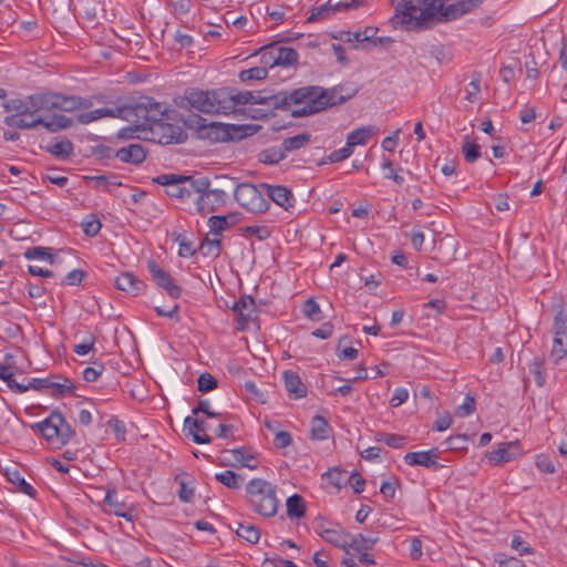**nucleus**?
<instances>
[{
    "label": "nucleus",
    "mask_w": 567,
    "mask_h": 567,
    "mask_svg": "<svg viewBox=\"0 0 567 567\" xmlns=\"http://www.w3.org/2000/svg\"><path fill=\"white\" fill-rule=\"evenodd\" d=\"M378 33V28L375 27H365L363 30H358L354 32L346 31L342 32L340 40L347 43H353L354 48L357 44H361L362 48L369 49L371 41H373V37Z\"/></svg>",
    "instance_id": "21"
},
{
    "label": "nucleus",
    "mask_w": 567,
    "mask_h": 567,
    "mask_svg": "<svg viewBox=\"0 0 567 567\" xmlns=\"http://www.w3.org/2000/svg\"><path fill=\"white\" fill-rule=\"evenodd\" d=\"M115 156L123 163L138 165L146 158V152L142 144H130L115 152Z\"/></svg>",
    "instance_id": "26"
},
{
    "label": "nucleus",
    "mask_w": 567,
    "mask_h": 567,
    "mask_svg": "<svg viewBox=\"0 0 567 567\" xmlns=\"http://www.w3.org/2000/svg\"><path fill=\"white\" fill-rule=\"evenodd\" d=\"M83 231L86 236L94 237L101 230V221L93 215L87 216L82 223Z\"/></svg>",
    "instance_id": "59"
},
{
    "label": "nucleus",
    "mask_w": 567,
    "mask_h": 567,
    "mask_svg": "<svg viewBox=\"0 0 567 567\" xmlns=\"http://www.w3.org/2000/svg\"><path fill=\"white\" fill-rule=\"evenodd\" d=\"M59 440L58 444L65 445L74 435V430L62 416L61 425H58Z\"/></svg>",
    "instance_id": "62"
},
{
    "label": "nucleus",
    "mask_w": 567,
    "mask_h": 567,
    "mask_svg": "<svg viewBox=\"0 0 567 567\" xmlns=\"http://www.w3.org/2000/svg\"><path fill=\"white\" fill-rule=\"evenodd\" d=\"M268 71L265 66H255L247 70H243L239 73L241 82H249L255 80H264L267 78Z\"/></svg>",
    "instance_id": "55"
},
{
    "label": "nucleus",
    "mask_w": 567,
    "mask_h": 567,
    "mask_svg": "<svg viewBox=\"0 0 567 567\" xmlns=\"http://www.w3.org/2000/svg\"><path fill=\"white\" fill-rule=\"evenodd\" d=\"M565 357H567V341L565 337L555 336L549 360L556 364Z\"/></svg>",
    "instance_id": "49"
},
{
    "label": "nucleus",
    "mask_w": 567,
    "mask_h": 567,
    "mask_svg": "<svg viewBox=\"0 0 567 567\" xmlns=\"http://www.w3.org/2000/svg\"><path fill=\"white\" fill-rule=\"evenodd\" d=\"M311 141V134L303 132L291 137H287L282 141V147L286 152H292L307 146Z\"/></svg>",
    "instance_id": "45"
},
{
    "label": "nucleus",
    "mask_w": 567,
    "mask_h": 567,
    "mask_svg": "<svg viewBox=\"0 0 567 567\" xmlns=\"http://www.w3.org/2000/svg\"><path fill=\"white\" fill-rule=\"evenodd\" d=\"M379 538L374 536L373 534L370 535H363V534H357L351 535L350 534V540L348 543V547L352 548L354 551H368L371 549Z\"/></svg>",
    "instance_id": "35"
},
{
    "label": "nucleus",
    "mask_w": 567,
    "mask_h": 567,
    "mask_svg": "<svg viewBox=\"0 0 567 567\" xmlns=\"http://www.w3.org/2000/svg\"><path fill=\"white\" fill-rule=\"evenodd\" d=\"M215 478L224 486L238 489L244 483V477L231 470H226L221 473H217Z\"/></svg>",
    "instance_id": "46"
},
{
    "label": "nucleus",
    "mask_w": 567,
    "mask_h": 567,
    "mask_svg": "<svg viewBox=\"0 0 567 567\" xmlns=\"http://www.w3.org/2000/svg\"><path fill=\"white\" fill-rule=\"evenodd\" d=\"M247 501L251 509L264 516L272 517L277 514L279 501L276 486L262 478H252L246 485Z\"/></svg>",
    "instance_id": "3"
},
{
    "label": "nucleus",
    "mask_w": 567,
    "mask_h": 567,
    "mask_svg": "<svg viewBox=\"0 0 567 567\" xmlns=\"http://www.w3.org/2000/svg\"><path fill=\"white\" fill-rule=\"evenodd\" d=\"M62 413L53 411L45 420L32 425L33 430L40 432L50 443H58V425H61Z\"/></svg>",
    "instance_id": "18"
},
{
    "label": "nucleus",
    "mask_w": 567,
    "mask_h": 567,
    "mask_svg": "<svg viewBox=\"0 0 567 567\" xmlns=\"http://www.w3.org/2000/svg\"><path fill=\"white\" fill-rule=\"evenodd\" d=\"M221 236H213L212 238L207 235L198 247V251L204 256L218 257L220 254Z\"/></svg>",
    "instance_id": "43"
},
{
    "label": "nucleus",
    "mask_w": 567,
    "mask_h": 567,
    "mask_svg": "<svg viewBox=\"0 0 567 567\" xmlns=\"http://www.w3.org/2000/svg\"><path fill=\"white\" fill-rule=\"evenodd\" d=\"M190 190L194 192V204L196 212L206 216L207 214L216 212L224 206L227 200V193L223 187L212 188V183L207 177L196 178L192 182Z\"/></svg>",
    "instance_id": "4"
},
{
    "label": "nucleus",
    "mask_w": 567,
    "mask_h": 567,
    "mask_svg": "<svg viewBox=\"0 0 567 567\" xmlns=\"http://www.w3.org/2000/svg\"><path fill=\"white\" fill-rule=\"evenodd\" d=\"M276 55H277V62L278 66H293L296 68L298 65V59L299 54L298 52L292 48L287 47H277L276 45Z\"/></svg>",
    "instance_id": "40"
},
{
    "label": "nucleus",
    "mask_w": 567,
    "mask_h": 567,
    "mask_svg": "<svg viewBox=\"0 0 567 567\" xmlns=\"http://www.w3.org/2000/svg\"><path fill=\"white\" fill-rule=\"evenodd\" d=\"M4 123L8 126L20 128V130H31L39 126L40 121H35V117H29V115H20V114H11L6 116Z\"/></svg>",
    "instance_id": "39"
},
{
    "label": "nucleus",
    "mask_w": 567,
    "mask_h": 567,
    "mask_svg": "<svg viewBox=\"0 0 567 567\" xmlns=\"http://www.w3.org/2000/svg\"><path fill=\"white\" fill-rule=\"evenodd\" d=\"M237 220L236 214L210 216L208 219L209 235L220 236L223 231L233 227Z\"/></svg>",
    "instance_id": "31"
},
{
    "label": "nucleus",
    "mask_w": 567,
    "mask_h": 567,
    "mask_svg": "<svg viewBox=\"0 0 567 567\" xmlns=\"http://www.w3.org/2000/svg\"><path fill=\"white\" fill-rule=\"evenodd\" d=\"M519 454L517 442H504L498 447L488 453V460L494 464H502L512 461Z\"/></svg>",
    "instance_id": "24"
},
{
    "label": "nucleus",
    "mask_w": 567,
    "mask_h": 567,
    "mask_svg": "<svg viewBox=\"0 0 567 567\" xmlns=\"http://www.w3.org/2000/svg\"><path fill=\"white\" fill-rule=\"evenodd\" d=\"M49 390H51V395L60 398L66 393H72L75 390V385L65 377L52 375Z\"/></svg>",
    "instance_id": "33"
},
{
    "label": "nucleus",
    "mask_w": 567,
    "mask_h": 567,
    "mask_svg": "<svg viewBox=\"0 0 567 567\" xmlns=\"http://www.w3.org/2000/svg\"><path fill=\"white\" fill-rule=\"evenodd\" d=\"M220 92L221 87L212 91L194 89L187 92L186 100L193 109L199 112L225 114L223 99L219 96Z\"/></svg>",
    "instance_id": "8"
},
{
    "label": "nucleus",
    "mask_w": 567,
    "mask_h": 567,
    "mask_svg": "<svg viewBox=\"0 0 567 567\" xmlns=\"http://www.w3.org/2000/svg\"><path fill=\"white\" fill-rule=\"evenodd\" d=\"M259 53H260V62L262 64L261 66H265L266 69L278 66V62H277L278 60H277V55H276V44L271 43V44L260 48Z\"/></svg>",
    "instance_id": "51"
},
{
    "label": "nucleus",
    "mask_w": 567,
    "mask_h": 567,
    "mask_svg": "<svg viewBox=\"0 0 567 567\" xmlns=\"http://www.w3.org/2000/svg\"><path fill=\"white\" fill-rule=\"evenodd\" d=\"M286 107L293 117H303L323 111V87L309 85L286 92Z\"/></svg>",
    "instance_id": "2"
},
{
    "label": "nucleus",
    "mask_w": 567,
    "mask_h": 567,
    "mask_svg": "<svg viewBox=\"0 0 567 567\" xmlns=\"http://www.w3.org/2000/svg\"><path fill=\"white\" fill-rule=\"evenodd\" d=\"M321 538L337 547L347 548L350 540V534L339 524H331V529L321 530Z\"/></svg>",
    "instance_id": "30"
},
{
    "label": "nucleus",
    "mask_w": 567,
    "mask_h": 567,
    "mask_svg": "<svg viewBox=\"0 0 567 567\" xmlns=\"http://www.w3.org/2000/svg\"><path fill=\"white\" fill-rule=\"evenodd\" d=\"M103 502L111 507L114 515L124 517L127 520H133V509L127 508L123 502L116 498L114 488L107 489Z\"/></svg>",
    "instance_id": "32"
},
{
    "label": "nucleus",
    "mask_w": 567,
    "mask_h": 567,
    "mask_svg": "<svg viewBox=\"0 0 567 567\" xmlns=\"http://www.w3.org/2000/svg\"><path fill=\"white\" fill-rule=\"evenodd\" d=\"M286 92L280 91L276 94L265 95L264 92L257 91L252 92V99L250 105L260 104L267 105L271 109H280L284 110L286 107Z\"/></svg>",
    "instance_id": "29"
},
{
    "label": "nucleus",
    "mask_w": 567,
    "mask_h": 567,
    "mask_svg": "<svg viewBox=\"0 0 567 567\" xmlns=\"http://www.w3.org/2000/svg\"><path fill=\"white\" fill-rule=\"evenodd\" d=\"M43 97H38L40 107L44 111L60 110L63 112H73L75 110H89L93 105L91 97L78 95H66L63 93L45 92Z\"/></svg>",
    "instance_id": "6"
},
{
    "label": "nucleus",
    "mask_w": 567,
    "mask_h": 567,
    "mask_svg": "<svg viewBox=\"0 0 567 567\" xmlns=\"http://www.w3.org/2000/svg\"><path fill=\"white\" fill-rule=\"evenodd\" d=\"M226 455H230L231 458L225 456V465L236 466L240 464L241 466L248 467L250 470L257 468V463L255 461V456L246 451L245 447L234 449L224 452Z\"/></svg>",
    "instance_id": "28"
},
{
    "label": "nucleus",
    "mask_w": 567,
    "mask_h": 567,
    "mask_svg": "<svg viewBox=\"0 0 567 567\" xmlns=\"http://www.w3.org/2000/svg\"><path fill=\"white\" fill-rule=\"evenodd\" d=\"M148 131L151 133V140L161 145L182 143L185 136V133L178 125L167 123L166 120L159 124H153Z\"/></svg>",
    "instance_id": "12"
},
{
    "label": "nucleus",
    "mask_w": 567,
    "mask_h": 567,
    "mask_svg": "<svg viewBox=\"0 0 567 567\" xmlns=\"http://www.w3.org/2000/svg\"><path fill=\"white\" fill-rule=\"evenodd\" d=\"M235 532L238 537L247 540L250 544H257L261 535V532L257 526L246 523H237Z\"/></svg>",
    "instance_id": "44"
},
{
    "label": "nucleus",
    "mask_w": 567,
    "mask_h": 567,
    "mask_svg": "<svg viewBox=\"0 0 567 567\" xmlns=\"http://www.w3.org/2000/svg\"><path fill=\"white\" fill-rule=\"evenodd\" d=\"M24 257L29 260H49L51 264L54 262L53 256L50 252V248L45 247H32L25 250Z\"/></svg>",
    "instance_id": "57"
},
{
    "label": "nucleus",
    "mask_w": 567,
    "mask_h": 567,
    "mask_svg": "<svg viewBox=\"0 0 567 567\" xmlns=\"http://www.w3.org/2000/svg\"><path fill=\"white\" fill-rule=\"evenodd\" d=\"M185 430H187L188 435H192L193 441L197 444H209L213 441L209 435L205 434L207 430V422L205 420L187 416L185 419Z\"/></svg>",
    "instance_id": "23"
},
{
    "label": "nucleus",
    "mask_w": 567,
    "mask_h": 567,
    "mask_svg": "<svg viewBox=\"0 0 567 567\" xmlns=\"http://www.w3.org/2000/svg\"><path fill=\"white\" fill-rule=\"evenodd\" d=\"M226 133H229L228 142L239 141L256 133L254 125L247 124H226Z\"/></svg>",
    "instance_id": "42"
},
{
    "label": "nucleus",
    "mask_w": 567,
    "mask_h": 567,
    "mask_svg": "<svg viewBox=\"0 0 567 567\" xmlns=\"http://www.w3.org/2000/svg\"><path fill=\"white\" fill-rule=\"evenodd\" d=\"M439 449L433 447L429 451L409 452L404 455V462L410 466H424L427 468H437Z\"/></svg>",
    "instance_id": "19"
},
{
    "label": "nucleus",
    "mask_w": 567,
    "mask_h": 567,
    "mask_svg": "<svg viewBox=\"0 0 567 567\" xmlns=\"http://www.w3.org/2000/svg\"><path fill=\"white\" fill-rule=\"evenodd\" d=\"M219 96L223 99L221 101L225 106V115L237 113L241 114L246 113V110L243 109V106L250 104L252 92L240 91L235 87H221Z\"/></svg>",
    "instance_id": "11"
},
{
    "label": "nucleus",
    "mask_w": 567,
    "mask_h": 567,
    "mask_svg": "<svg viewBox=\"0 0 567 567\" xmlns=\"http://www.w3.org/2000/svg\"><path fill=\"white\" fill-rule=\"evenodd\" d=\"M260 187L274 203L286 210H289L295 206L293 194L288 187L282 185H269L266 183H261Z\"/></svg>",
    "instance_id": "17"
},
{
    "label": "nucleus",
    "mask_w": 567,
    "mask_h": 567,
    "mask_svg": "<svg viewBox=\"0 0 567 567\" xmlns=\"http://www.w3.org/2000/svg\"><path fill=\"white\" fill-rule=\"evenodd\" d=\"M302 311L305 316L313 321H318L321 319L320 313V307L313 299H308L302 306Z\"/></svg>",
    "instance_id": "60"
},
{
    "label": "nucleus",
    "mask_w": 567,
    "mask_h": 567,
    "mask_svg": "<svg viewBox=\"0 0 567 567\" xmlns=\"http://www.w3.org/2000/svg\"><path fill=\"white\" fill-rule=\"evenodd\" d=\"M462 152L467 163H474L481 157V146L476 142L470 141L468 136H465Z\"/></svg>",
    "instance_id": "52"
},
{
    "label": "nucleus",
    "mask_w": 567,
    "mask_h": 567,
    "mask_svg": "<svg viewBox=\"0 0 567 567\" xmlns=\"http://www.w3.org/2000/svg\"><path fill=\"white\" fill-rule=\"evenodd\" d=\"M244 236H252L259 240H265L270 237L271 230L266 225H251L240 228Z\"/></svg>",
    "instance_id": "53"
},
{
    "label": "nucleus",
    "mask_w": 567,
    "mask_h": 567,
    "mask_svg": "<svg viewBox=\"0 0 567 567\" xmlns=\"http://www.w3.org/2000/svg\"><path fill=\"white\" fill-rule=\"evenodd\" d=\"M530 373L534 375L535 382L538 386H543L546 381V375L543 371V360L539 358H535Z\"/></svg>",
    "instance_id": "63"
},
{
    "label": "nucleus",
    "mask_w": 567,
    "mask_h": 567,
    "mask_svg": "<svg viewBox=\"0 0 567 567\" xmlns=\"http://www.w3.org/2000/svg\"><path fill=\"white\" fill-rule=\"evenodd\" d=\"M196 124L200 138H208L212 142H228L229 133H226L225 123L207 122L206 118L197 116Z\"/></svg>",
    "instance_id": "14"
},
{
    "label": "nucleus",
    "mask_w": 567,
    "mask_h": 567,
    "mask_svg": "<svg viewBox=\"0 0 567 567\" xmlns=\"http://www.w3.org/2000/svg\"><path fill=\"white\" fill-rule=\"evenodd\" d=\"M483 3V0H460L454 3L447 4L446 11L443 14V20L453 21L462 16L472 12Z\"/></svg>",
    "instance_id": "22"
},
{
    "label": "nucleus",
    "mask_w": 567,
    "mask_h": 567,
    "mask_svg": "<svg viewBox=\"0 0 567 567\" xmlns=\"http://www.w3.org/2000/svg\"><path fill=\"white\" fill-rule=\"evenodd\" d=\"M373 134V127H359L351 132L347 137V145L353 150L357 145H363Z\"/></svg>",
    "instance_id": "48"
},
{
    "label": "nucleus",
    "mask_w": 567,
    "mask_h": 567,
    "mask_svg": "<svg viewBox=\"0 0 567 567\" xmlns=\"http://www.w3.org/2000/svg\"><path fill=\"white\" fill-rule=\"evenodd\" d=\"M130 110L127 105L116 107H102L78 115V121L82 124H89L102 117H117L130 120Z\"/></svg>",
    "instance_id": "16"
},
{
    "label": "nucleus",
    "mask_w": 567,
    "mask_h": 567,
    "mask_svg": "<svg viewBox=\"0 0 567 567\" xmlns=\"http://www.w3.org/2000/svg\"><path fill=\"white\" fill-rule=\"evenodd\" d=\"M230 309L238 316V324L240 330H245L250 321L256 319V303L252 297L243 296L239 300L234 301Z\"/></svg>",
    "instance_id": "15"
},
{
    "label": "nucleus",
    "mask_w": 567,
    "mask_h": 567,
    "mask_svg": "<svg viewBox=\"0 0 567 567\" xmlns=\"http://www.w3.org/2000/svg\"><path fill=\"white\" fill-rule=\"evenodd\" d=\"M127 107L130 110L128 121L134 122L138 128L151 130L153 124H159L168 118L166 110L153 99L147 97L144 102L127 105Z\"/></svg>",
    "instance_id": "5"
},
{
    "label": "nucleus",
    "mask_w": 567,
    "mask_h": 567,
    "mask_svg": "<svg viewBox=\"0 0 567 567\" xmlns=\"http://www.w3.org/2000/svg\"><path fill=\"white\" fill-rule=\"evenodd\" d=\"M115 286L118 290L126 292L130 296H137L145 289V284L133 272H122L115 279Z\"/></svg>",
    "instance_id": "20"
},
{
    "label": "nucleus",
    "mask_w": 567,
    "mask_h": 567,
    "mask_svg": "<svg viewBox=\"0 0 567 567\" xmlns=\"http://www.w3.org/2000/svg\"><path fill=\"white\" fill-rule=\"evenodd\" d=\"M38 97H43V94H31L24 100L12 99L7 101L3 104V107L7 112H14L13 114L29 115V117H33L38 112L44 111V107H40Z\"/></svg>",
    "instance_id": "13"
},
{
    "label": "nucleus",
    "mask_w": 567,
    "mask_h": 567,
    "mask_svg": "<svg viewBox=\"0 0 567 567\" xmlns=\"http://www.w3.org/2000/svg\"><path fill=\"white\" fill-rule=\"evenodd\" d=\"M377 441L393 449H401L406 444V437L399 434L379 433Z\"/></svg>",
    "instance_id": "56"
},
{
    "label": "nucleus",
    "mask_w": 567,
    "mask_h": 567,
    "mask_svg": "<svg viewBox=\"0 0 567 567\" xmlns=\"http://www.w3.org/2000/svg\"><path fill=\"white\" fill-rule=\"evenodd\" d=\"M311 425V439L317 441H323L329 437L331 427L326 417L321 415H315L310 422Z\"/></svg>",
    "instance_id": "36"
},
{
    "label": "nucleus",
    "mask_w": 567,
    "mask_h": 567,
    "mask_svg": "<svg viewBox=\"0 0 567 567\" xmlns=\"http://www.w3.org/2000/svg\"><path fill=\"white\" fill-rule=\"evenodd\" d=\"M287 515L290 518H301L306 515V503L299 494H293L287 498Z\"/></svg>",
    "instance_id": "41"
},
{
    "label": "nucleus",
    "mask_w": 567,
    "mask_h": 567,
    "mask_svg": "<svg viewBox=\"0 0 567 567\" xmlns=\"http://www.w3.org/2000/svg\"><path fill=\"white\" fill-rule=\"evenodd\" d=\"M332 11V6L329 2L327 3H323L319 7H316L311 14L308 17V21L309 22H316V21H320V20H323L328 17L329 12Z\"/></svg>",
    "instance_id": "64"
},
{
    "label": "nucleus",
    "mask_w": 567,
    "mask_h": 567,
    "mask_svg": "<svg viewBox=\"0 0 567 567\" xmlns=\"http://www.w3.org/2000/svg\"><path fill=\"white\" fill-rule=\"evenodd\" d=\"M553 331L555 336L565 337L567 341V312L564 309L555 315Z\"/></svg>",
    "instance_id": "54"
},
{
    "label": "nucleus",
    "mask_w": 567,
    "mask_h": 567,
    "mask_svg": "<svg viewBox=\"0 0 567 567\" xmlns=\"http://www.w3.org/2000/svg\"><path fill=\"white\" fill-rule=\"evenodd\" d=\"M35 121H40L39 125H42L52 133L69 128L73 124L71 118L62 114H54L50 121H45L42 117H35Z\"/></svg>",
    "instance_id": "38"
},
{
    "label": "nucleus",
    "mask_w": 567,
    "mask_h": 567,
    "mask_svg": "<svg viewBox=\"0 0 567 567\" xmlns=\"http://www.w3.org/2000/svg\"><path fill=\"white\" fill-rule=\"evenodd\" d=\"M147 270L154 284L163 289L171 298L178 299L182 296V287L178 286L171 274L164 270L155 260L147 261Z\"/></svg>",
    "instance_id": "10"
},
{
    "label": "nucleus",
    "mask_w": 567,
    "mask_h": 567,
    "mask_svg": "<svg viewBox=\"0 0 567 567\" xmlns=\"http://www.w3.org/2000/svg\"><path fill=\"white\" fill-rule=\"evenodd\" d=\"M284 380L289 398L298 400L307 395V388L297 372L285 371Z\"/></svg>",
    "instance_id": "25"
},
{
    "label": "nucleus",
    "mask_w": 567,
    "mask_h": 567,
    "mask_svg": "<svg viewBox=\"0 0 567 567\" xmlns=\"http://www.w3.org/2000/svg\"><path fill=\"white\" fill-rule=\"evenodd\" d=\"M85 179L94 183L96 188H101L105 192L110 190V186H121L122 183L117 179L116 176L111 175H97V176H86Z\"/></svg>",
    "instance_id": "50"
},
{
    "label": "nucleus",
    "mask_w": 567,
    "mask_h": 567,
    "mask_svg": "<svg viewBox=\"0 0 567 567\" xmlns=\"http://www.w3.org/2000/svg\"><path fill=\"white\" fill-rule=\"evenodd\" d=\"M6 475L8 477V481L12 483L18 488L19 492L31 497L35 495L37 492L34 487L24 480V477L20 474L18 470L7 468Z\"/></svg>",
    "instance_id": "37"
},
{
    "label": "nucleus",
    "mask_w": 567,
    "mask_h": 567,
    "mask_svg": "<svg viewBox=\"0 0 567 567\" xmlns=\"http://www.w3.org/2000/svg\"><path fill=\"white\" fill-rule=\"evenodd\" d=\"M475 409H476L475 399L472 395L467 394L464 399L463 404H461L456 409L455 414L460 417H465V416L473 414L475 412Z\"/></svg>",
    "instance_id": "61"
},
{
    "label": "nucleus",
    "mask_w": 567,
    "mask_h": 567,
    "mask_svg": "<svg viewBox=\"0 0 567 567\" xmlns=\"http://www.w3.org/2000/svg\"><path fill=\"white\" fill-rule=\"evenodd\" d=\"M286 152L280 146H271L260 152L259 154V161L264 164H278L280 161H282L286 157Z\"/></svg>",
    "instance_id": "47"
},
{
    "label": "nucleus",
    "mask_w": 567,
    "mask_h": 567,
    "mask_svg": "<svg viewBox=\"0 0 567 567\" xmlns=\"http://www.w3.org/2000/svg\"><path fill=\"white\" fill-rule=\"evenodd\" d=\"M449 0H399L395 4V16L392 21H396L403 30H422L427 28L431 20H443Z\"/></svg>",
    "instance_id": "1"
},
{
    "label": "nucleus",
    "mask_w": 567,
    "mask_h": 567,
    "mask_svg": "<svg viewBox=\"0 0 567 567\" xmlns=\"http://www.w3.org/2000/svg\"><path fill=\"white\" fill-rule=\"evenodd\" d=\"M217 385H218V382H217L216 378L208 372L200 374L197 380V389L199 392H203V393L216 389Z\"/></svg>",
    "instance_id": "58"
},
{
    "label": "nucleus",
    "mask_w": 567,
    "mask_h": 567,
    "mask_svg": "<svg viewBox=\"0 0 567 567\" xmlns=\"http://www.w3.org/2000/svg\"><path fill=\"white\" fill-rule=\"evenodd\" d=\"M234 196L236 202L248 212L264 213L269 208L265 197V190L259 186L241 183L235 186Z\"/></svg>",
    "instance_id": "7"
},
{
    "label": "nucleus",
    "mask_w": 567,
    "mask_h": 567,
    "mask_svg": "<svg viewBox=\"0 0 567 567\" xmlns=\"http://www.w3.org/2000/svg\"><path fill=\"white\" fill-rule=\"evenodd\" d=\"M342 85L333 86L332 89L329 90L323 89V110L342 104L357 94V90H348L347 94H342Z\"/></svg>",
    "instance_id": "27"
},
{
    "label": "nucleus",
    "mask_w": 567,
    "mask_h": 567,
    "mask_svg": "<svg viewBox=\"0 0 567 567\" xmlns=\"http://www.w3.org/2000/svg\"><path fill=\"white\" fill-rule=\"evenodd\" d=\"M196 178L177 174H162L153 178V183L166 186V194L181 200L189 199L194 196L192 182Z\"/></svg>",
    "instance_id": "9"
},
{
    "label": "nucleus",
    "mask_w": 567,
    "mask_h": 567,
    "mask_svg": "<svg viewBox=\"0 0 567 567\" xmlns=\"http://www.w3.org/2000/svg\"><path fill=\"white\" fill-rule=\"evenodd\" d=\"M73 143L63 138L45 146V151L59 159H68L73 154Z\"/></svg>",
    "instance_id": "34"
}]
</instances>
